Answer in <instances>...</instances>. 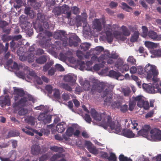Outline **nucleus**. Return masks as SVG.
Here are the masks:
<instances>
[{"label":"nucleus","mask_w":161,"mask_h":161,"mask_svg":"<svg viewBox=\"0 0 161 161\" xmlns=\"http://www.w3.org/2000/svg\"><path fill=\"white\" fill-rule=\"evenodd\" d=\"M91 114L92 118L96 121H101V125L106 129L109 127L112 130L119 131L121 128L118 125H116L114 121H113L111 117L107 115L105 113H98L94 109H92Z\"/></svg>","instance_id":"1"},{"label":"nucleus","mask_w":161,"mask_h":161,"mask_svg":"<svg viewBox=\"0 0 161 161\" xmlns=\"http://www.w3.org/2000/svg\"><path fill=\"white\" fill-rule=\"evenodd\" d=\"M35 100L32 95L21 88V115H25L29 113L27 107L30 104L29 102L34 103Z\"/></svg>","instance_id":"2"},{"label":"nucleus","mask_w":161,"mask_h":161,"mask_svg":"<svg viewBox=\"0 0 161 161\" xmlns=\"http://www.w3.org/2000/svg\"><path fill=\"white\" fill-rule=\"evenodd\" d=\"M152 80L153 82V86L151 84H143V88L149 93H154L159 92L161 93V88L159 87V85L161 86V81L157 77H153Z\"/></svg>","instance_id":"3"},{"label":"nucleus","mask_w":161,"mask_h":161,"mask_svg":"<svg viewBox=\"0 0 161 161\" xmlns=\"http://www.w3.org/2000/svg\"><path fill=\"white\" fill-rule=\"evenodd\" d=\"M14 102L13 104V108L15 113L18 112V114L20 115V88L14 87Z\"/></svg>","instance_id":"4"},{"label":"nucleus","mask_w":161,"mask_h":161,"mask_svg":"<svg viewBox=\"0 0 161 161\" xmlns=\"http://www.w3.org/2000/svg\"><path fill=\"white\" fill-rule=\"evenodd\" d=\"M144 72L147 74V79H150L153 76V77H156L158 75V72L157 67L154 65L150 64H147L144 68Z\"/></svg>","instance_id":"5"},{"label":"nucleus","mask_w":161,"mask_h":161,"mask_svg":"<svg viewBox=\"0 0 161 161\" xmlns=\"http://www.w3.org/2000/svg\"><path fill=\"white\" fill-rule=\"evenodd\" d=\"M53 37L55 39L60 40L64 46H67L68 44V39L67 38L65 32L63 31H59L55 32L53 35Z\"/></svg>","instance_id":"6"},{"label":"nucleus","mask_w":161,"mask_h":161,"mask_svg":"<svg viewBox=\"0 0 161 161\" xmlns=\"http://www.w3.org/2000/svg\"><path fill=\"white\" fill-rule=\"evenodd\" d=\"M148 139L153 141H161V131L157 128L151 129Z\"/></svg>","instance_id":"7"},{"label":"nucleus","mask_w":161,"mask_h":161,"mask_svg":"<svg viewBox=\"0 0 161 161\" xmlns=\"http://www.w3.org/2000/svg\"><path fill=\"white\" fill-rule=\"evenodd\" d=\"M52 116L48 115L47 113H40L37 119L39 121H42L44 124H49L52 121Z\"/></svg>","instance_id":"8"},{"label":"nucleus","mask_w":161,"mask_h":161,"mask_svg":"<svg viewBox=\"0 0 161 161\" xmlns=\"http://www.w3.org/2000/svg\"><path fill=\"white\" fill-rule=\"evenodd\" d=\"M112 93L111 90L109 87L106 88L103 92V97H106L104 100V102L107 104L109 105V104H111L112 102L113 98Z\"/></svg>","instance_id":"9"},{"label":"nucleus","mask_w":161,"mask_h":161,"mask_svg":"<svg viewBox=\"0 0 161 161\" xmlns=\"http://www.w3.org/2000/svg\"><path fill=\"white\" fill-rule=\"evenodd\" d=\"M80 41V40L75 34H73L69 38V42L70 46L76 47L78 45V43Z\"/></svg>","instance_id":"10"},{"label":"nucleus","mask_w":161,"mask_h":161,"mask_svg":"<svg viewBox=\"0 0 161 161\" xmlns=\"http://www.w3.org/2000/svg\"><path fill=\"white\" fill-rule=\"evenodd\" d=\"M151 129V126L148 125H145L143 128L138 132V135L142 136L148 139V136H150L149 131Z\"/></svg>","instance_id":"11"},{"label":"nucleus","mask_w":161,"mask_h":161,"mask_svg":"<svg viewBox=\"0 0 161 161\" xmlns=\"http://www.w3.org/2000/svg\"><path fill=\"white\" fill-rule=\"evenodd\" d=\"M105 86V84L103 82L94 83L92 86L91 91L93 92L96 91L100 93L104 89Z\"/></svg>","instance_id":"12"},{"label":"nucleus","mask_w":161,"mask_h":161,"mask_svg":"<svg viewBox=\"0 0 161 161\" xmlns=\"http://www.w3.org/2000/svg\"><path fill=\"white\" fill-rule=\"evenodd\" d=\"M85 146L91 153L96 154L98 153V151L96 147L89 141H86L85 144Z\"/></svg>","instance_id":"13"},{"label":"nucleus","mask_w":161,"mask_h":161,"mask_svg":"<svg viewBox=\"0 0 161 161\" xmlns=\"http://www.w3.org/2000/svg\"><path fill=\"white\" fill-rule=\"evenodd\" d=\"M148 36L153 41H158L161 40V34L158 35L157 33L153 30L149 31Z\"/></svg>","instance_id":"14"},{"label":"nucleus","mask_w":161,"mask_h":161,"mask_svg":"<svg viewBox=\"0 0 161 161\" xmlns=\"http://www.w3.org/2000/svg\"><path fill=\"white\" fill-rule=\"evenodd\" d=\"M41 147L39 144H33L31 147V153L34 156L39 155L41 153Z\"/></svg>","instance_id":"15"},{"label":"nucleus","mask_w":161,"mask_h":161,"mask_svg":"<svg viewBox=\"0 0 161 161\" xmlns=\"http://www.w3.org/2000/svg\"><path fill=\"white\" fill-rule=\"evenodd\" d=\"M61 7V9L62 14H66V17L68 19L70 18L71 12V11H69V6L66 4H64Z\"/></svg>","instance_id":"16"},{"label":"nucleus","mask_w":161,"mask_h":161,"mask_svg":"<svg viewBox=\"0 0 161 161\" xmlns=\"http://www.w3.org/2000/svg\"><path fill=\"white\" fill-rule=\"evenodd\" d=\"M87 15L86 13H83L82 14L81 16H78L76 17V24L77 27L81 26L82 22L83 20H86Z\"/></svg>","instance_id":"17"},{"label":"nucleus","mask_w":161,"mask_h":161,"mask_svg":"<svg viewBox=\"0 0 161 161\" xmlns=\"http://www.w3.org/2000/svg\"><path fill=\"white\" fill-rule=\"evenodd\" d=\"M141 96V100L138 102H137V106L140 108H143L145 109H148L149 108V103L147 101H145Z\"/></svg>","instance_id":"18"},{"label":"nucleus","mask_w":161,"mask_h":161,"mask_svg":"<svg viewBox=\"0 0 161 161\" xmlns=\"http://www.w3.org/2000/svg\"><path fill=\"white\" fill-rule=\"evenodd\" d=\"M76 79L74 75L70 74L65 75L64 77V81L69 83H75Z\"/></svg>","instance_id":"19"},{"label":"nucleus","mask_w":161,"mask_h":161,"mask_svg":"<svg viewBox=\"0 0 161 161\" xmlns=\"http://www.w3.org/2000/svg\"><path fill=\"white\" fill-rule=\"evenodd\" d=\"M10 105V100L8 96H6L0 100V105L2 107Z\"/></svg>","instance_id":"20"},{"label":"nucleus","mask_w":161,"mask_h":161,"mask_svg":"<svg viewBox=\"0 0 161 161\" xmlns=\"http://www.w3.org/2000/svg\"><path fill=\"white\" fill-rule=\"evenodd\" d=\"M94 28L97 31H101L102 29L101 23L99 19H95L93 22Z\"/></svg>","instance_id":"21"},{"label":"nucleus","mask_w":161,"mask_h":161,"mask_svg":"<svg viewBox=\"0 0 161 161\" xmlns=\"http://www.w3.org/2000/svg\"><path fill=\"white\" fill-rule=\"evenodd\" d=\"M122 133L124 136L129 138H132L135 136V134L133 133L132 131L128 129L123 130Z\"/></svg>","instance_id":"22"},{"label":"nucleus","mask_w":161,"mask_h":161,"mask_svg":"<svg viewBox=\"0 0 161 161\" xmlns=\"http://www.w3.org/2000/svg\"><path fill=\"white\" fill-rule=\"evenodd\" d=\"M66 127L64 123H59L56 126V130L58 133H62L65 130Z\"/></svg>","instance_id":"23"},{"label":"nucleus","mask_w":161,"mask_h":161,"mask_svg":"<svg viewBox=\"0 0 161 161\" xmlns=\"http://www.w3.org/2000/svg\"><path fill=\"white\" fill-rule=\"evenodd\" d=\"M105 34L106 35V39L108 43H111L113 41V36L112 35V32L109 31L107 30L106 31Z\"/></svg>","instance_id":"24"},{"label":"nucleus","mask_w":161,"mask_h":161,"mask_svg":"<svg viewBox=\"0 0 161 161\" xmlns=\"http://www.w3.org/2000/svg\"><path fill=\"white\" fill-rule=\"evenodd\" d=\"M25 122L28 124L34 125L35 124L36 118L32 116H28L25 119Z\"/></svg>","instance_id":"25"},{"label":"nucleus","mask_w":161,"mask_h":161,"mask_svg":"<svg viewBox=\"0 0 161 161\" xmlns=\"http://www.w3.org/2000/svg\"><path fill=\"white\" fill-rule=\"evenodd\" d=\"M132 100H130L129 104L131 106H135L137 102H138L141 100V95H138L136 97H133L132 98Z\"/></svg>","instance_id":"26"},{"label":"nucleus","mask_w":161,"mask_h":161,"mask_svg":"<svg viewBox=\"0 0 161 161\" xmlns=\"http://www.w3.org/2000/svg\"><path fill=\"white\" fill-rule=\"evenodd\" d=\"M25 70V73L26 72V73H28L29 75L31 76L34 77V78L37 76L36 74L32 69H31L29 67L26 66L24 69Z\"/></svg>","instance_id":"27"},{"label":"nucleus","mask_w":161,"mask_h":161,"mask_svg":"<svg viewBox=\"0 0 161 161\" xmlns=\"http://www.w3.org/2000/svg\"><path fill=\"white\" fill-rule=\"evenodd\" d=\"M47 56L44 55L39 57L36 59V62L37 63L40 64H42L45 63L47 60Z\"/></svg>","instance_id":"28"},{"label":"nucleus","mask_w":161,"mask_h":161,"mask_svg":"<svg viewBox=\"0 0 161 161\" xmlns=\"http://www.w3.org/2000/svg\"><path fill=\"white\" fill-rule=\"evenodd\" d=\"M95 58L97 59V60L98 62H102V63L103 64L105 63V62L103 60L106 59H108L107 56L106 55V50H105L104 52V54H102L100 57L97 58V56L95 57Z\"/></svg>","instance_id":"29"},{"label":"nucleus","mask_w":161,"mask_h":161,"mask_svg":"<svg viewBox=\"0 0 161 161\" xmlns=\"http://www.w3.org/2000/svg\"><path fill=\"white\" fill-rule=\"evenodd\" d=\"M109 75L111 77L118 79L120 76L121 74L118 71L111 70L109 72Z\"/></svg>","instance_id":"30"},{"label":"nucleus","mask_w":161,"mask_h":161,"mask_svg":"<svg viewBox=\"0 0 161 161\" xmlns=\"http://www.w3.org/2000/svg\"><path fill=\"white\" fill-rule=\"evenodd\" d=\"M19 133L18 131L12 130L9 131L7 135V138H9L11 137H15L19 136Z\"/></svg>","instance_id":"31"},{"label":"nucleus","mask_w":161,"mask_h":161,"mask_svg":"<svg viewBox=\"0 0 161 161\" xmlns=\"http://www.w3.org/2000/svg\"><path fill=\"white\" fill-rule=\"evenodd\" d=\"M30 7H26L25 9V14L29 15L31 18H32L34 16V12L32 10H30Z\"/></svg>","instance_id":"32"},{"label":"nucleus","mask_w":161,"mask_h":161,"mask_svg":"<svg viewBox=\"0 0 161 161\" xmlns=\"http://www.w3.org/2000/svg\"><path fill=\"white\" fill-rule=\"evenodd\" d=\"M119 28V26L118 25L113 24L112 26L110 25H108L107 26L105 27L106 30L108 29V30L111 31H115L116 30H118Z\"/></svg>","instance_id":"33"},{"label":"nucleus","mask_w":161,"mask_h":161,"mask_svg":"<svg viewBox=\"0 0 161 161\" xmlns=\"http://www.w3.org/2000/svg\"><path fill=\"white\" fill-rule=\"evenodd\" d=\"M53 64L54 62L53 61H50L47 63L45 65L43 66L42 71L44 72H46L51 67Z\"/></svg>","instance_id":"34"},{"label":"nucleus","mask_w":161,"mask_h":161,"mask_svg":"<svg viewBox=\"0 0 161 161\" xmlns=\"http://www.w3.org/2000/svg\"><path fill=\"white\" fill-rule=\"evenodd\" d=\"M139 35V32L136 31L134 32L130 38V41L134 42L137 41Z\"/></svg>","instance_id":"35"},{"label":"nucleus","mask_w":161,"mask_h":161,"mask_svg":"<svg viewBox=\"0 0 161 161\" xmlns=\"http://www.w3.org/2000/svg\"><path fill=\"white\" fill-rule=\"evenodd\" d=\"M34 27L37 31L41 32L43 31V27L42 26V23L36 22L34 25Z\"/></svg>","instance_id":"36"},{"label":"nucleus","mask_w":161,"mask_h":161,"mask_svg":"<svg viewBox=\"0 0 161 161\" xmlns=\"http://www.w3.org/2000/svg\"><path fill=\"white\" fill-rule=\"evenodd\" d=\"M121 30L123 35L125 36H129L130 32L129 29L125 26L123 25L121 27Z\"/></svg>","instance_id":"37"},{"label":"nucleus","mask_w":161,"mask_h":161,"mask_svg":"<svg viewBox=\"0 0 161 161\" xmlns=\"http://www.w3.org/2000/svg\"><path fill=\"white\" fill-rule=\"evenodd\" d=\"M122 91L123 94L125 97L129 96L131 92L130 88L128 87L122 88Z\"/></svg>","instance_id":"38"},{"label":"nucleus","mask_w":161,"mask_h":161,"mask_svg":"<svg viewBox=\"0 0 161 161\" xmlns=\"http://www.w3.org/2000/svg\"><path fill=\"white\" fill-rule=\"evenodd\" d=\"M121 5H122L121 8L126 11L129 12L130 10H132V8L130 7L126 3L122 2L121 3Z\"/></svg>","instance_id":"39"},{"label":"nucleus","mask_w":161,"mask_h":161,"mask_svg":"<svg viewBox=\"0 0 161 161\" xmlns=\"http://www.w3.org/2000/svg\"><path fill=\"white\" fill-rule=\"evenodd\" d=\"M60 87L69 92L72 91V88L68 84L62 83L60 84Z\"/></svg>","instance_id":"40"},{"label":"nucleus","mask_w":161,"mask_h":161,"mask_svg":"<svg viewBox=\"0 0 161 161\" xmlns=\"http://www.w3.org/2000/svg\"><path fill=\"white\" fill-rule=\"evenodd\" d=\"M106 55L108 58H111L114 59H117L119 57V55L115 53H112L111 54L110 53L108 50H106Z\"/></svg>","instance_id":"41"},{"label":"nucleus","mask_w":161,"mask_h":161,"mask_svg":"<svg viewBox=\"0 0 161 161\" xmlns=\"http://www.w3.org/2000/svg\"><path fill=\"white\" fill-rule=\"evenodd\" d=\"M64 156L63 154L61 153H56L53 155L50 158L51 161H55L58 159L63 157Z\"/></svg>","instance_id":"42"},{"label":"nucleus","mask_w":161,"mask_h":161,"mask_svg":"<svg viewBox=\"0 0 161 161\" xmlns=\"http://www.w3.org/2000/svg\"><path fill=\"white\" fill-rule=\"evenodd\" d=\"M84 89L86 91H88L90 89L91 86L89 81L87 80L84 81L83 84Z\"/></svg>","instance_id":"43"},{"label":"nucleus","mask_w":161,"mask_h":161,"mask_svg":"<svg viewBox=\"0 0 161 161\" xmlns=\"http://www.w3.org/2000/svg\"><path fill=\"white\" fill-rule=\"evenodd\" d=\"M91 45L87 43H83L80 45L81 50L86 51L88 50L90 47Z\"/></svg>","instance_id":"44"},{"label":"nucleus","mask_w":161,"mask_h":161,"mask_svg":"<svg viewBox=\"0 0 161 161\" xmlns=\"http://www.w3.org/2000/svg\"><path fill=\"white\" fill-rule=\"evenodd\" d=\"M53 96L54 98L59 99L60 98V92L58 89L55 88L53 90Z\"/></svg>","instance_id":"45"},{"label":"nucleus","mask_w":161,"mask_h":161,"mask_svg":"<svg viewBox=\"0 0 161 161\" xmlns=\"http://www.w3.org/2000/svg\"><path fill=\"white\" fill-rule=\"evenodd\" d=\"M29 57V55L27 56L24 54L23 56H21V61H24L27 60L29 62H33L34 60V57H32L31 59H30Z\"/></svg>","instance_id":"46"},{"label":"nucleus","mask_w":161,"mask_h":161,"mask_svg":"<svg viewBox=\"0 0 161 161\" xmlns=\"http://www.w3.org/2000/svg\"><path fill=\"white\" fill-rule=\"evenodd\" d=\"M53 12L55 16H58L60 15L62 13L61 7H58L55 8L53 10Z\"/></svg>","instance_id":"47"},{"label":"nucleus","mask_w":161,"mask_h":161,"mask_svg":"<svg viewBox=\"0 0 161 161\" xmlns=\"http://www.w3.org/2000/svg\"><path fill=\"white\" fill-rule=\"evenodd\" d=\"M146 46L152 48H156L158 45L157 43L150 42H145Z\"/></svg>","instance_id":"48"},{"label":"nucleus","mask_w":161,"mask_h":161,"mask_svg":"<svg viewBox=\"0 0 161 161\" xmlns=\"http://www.w3.org/2000/svg\"><path fill=\"white\" fill-rule=\"evenodd\" d=\"M129 67L128 64H125L121 66L118 69L121 72L125 73L129 70Z\"/></svg>","instance_id":"49"},{"label":"nucleus","mask_w":161,"mask_h":161,"mask_svg":"<svg viewBox=\"0 0 161 161\" xmlns=\"http://www.w3.org/2000/svg\"><path fill=\"white\" fill-rule=\"evenodd\" d=\"M74 130L73 128L71 127H69L67 129L65 134L69 136H71L74 132Z\"/></svg>","instance_id":"50"},{"label":"nucleus","mask_w":161,"mask_h":161,"mask_svg":"<svg viewBox=\"0 0 161 161\" xmlns=\"http://www.w3.org/2000/svg\"><path fill=\"white\" fill-rule=\"evenodd\" d=\"M36 22H38V21L41 22V23H42L45 19L44 16L41 13H38L37 14V18L36 19Z\"/></svg>","instance_id":"51"},{"label":"nucleus","mask_w":161,"mask_h":161,"mask_svg":"<svg viewBox=\"0 0 161 161\" xmlns=\"http://www.w3.org/2000/svg\"><path fill=\"white\" fill-rule=\"evenodd\" d=\"M50 149L52 151L55 152L61 153L63 150V149L61 147H58L55 146L51 147Z\"/></svg>","instance_id":"52"},{"label":"nucleus","mask_w":161,"mask_h":161,"mask_svg":"<svg viewBox=\"0 0 161 161\" xmlns=\"http://www.w3.org/2000/svg\"><path fill=\"white\" fill-rule=\"evenodd\" d=\"M111 106L114 108H119L121 105L120 102L119 101H116L112 102L110 104Z\"/></svg>","instance_id":"53"},{"label":"nucleus","mask_w":161,"mask_h":161,"mask_svg":"<svg viewBox=\"0 0 161 161\" xmlns=\"http://www.w3.org/2000/svg\"><path fill=\"white\" fill-rule=\"evenodd\" d=\"M142 36L144 37H146L148 35V29L145 26H142Z\"/></svg>","instance_id":"54"},{"label":"nucleus","mask_w":161,"mask_h":161,"mask_svg":"<svg viewBox=\"0 0 161 161\" xmlns=\"http://www.w3.org/2000/svg\"><path fill=\"white\" fill-rule=\"evenodd\" d=\"M107 159L110 161H117V158L115 154L112 153H110L109 156L107 158Z\"/></svg>","instance_id":"55"},{"label":"nucleus","mask_w":161,"mask_h":161,"mask_svg":"<svg viewBox=\"0 0 161 161\" xmlns=\"http://www.w3.org/2000/svg\"><path fill=\"white\" fill-rule=\"evenodd\" d=\"M123 61L120 58H119L115 64V67L118 69L123 64Z\"/></svg>","instance_id":"56"},{"label":"nucleus","mask_w":161,"mask_h":161,"mask_svg":"<svg viewBox=\"0 0 161 161\" xmlns=\"http://www.w3.org/2000/svg\"><path fill=\"white\" fill-rule=\"evenodd\" d=\"M127 61L132 65H134L136 64V60L132 56H130L127 59Z\"/></svg>","instance_id":"57"},{"label":"nucleus","mask_w":161,"mask_h":161,"mask_svg":"<svg viewBox=\"0 0 161 161\" xmlns=\"http://www.w3.org/2000/svg\"><path fill=\"white\" fill-rule=\"evenodd\" d=\"M104 49L102 47L98 46L96 47L95 48L94 51H95V53L97 54H99L100 53L103 51Z\"/></svg>","instance_id":"58"},{"label":"nucleus","mask_w":161,"mask_h":161,"mask_svg":"<svg viewBox=\"0 0 161 161\" xmlns=\"http://www.w3.org/2000/svg\"><path fill=\"white\" fill-rule=\"evenodd\" d=\"M132 79L136 82L139 86L141 85V82L140 80L137 76L134 75L131 76Z\"/></svg>","instance_id":"59"},{"label":"nucleus","mask_w":161,"mask_h":161,"mask_svg":"<svg viewBox=\"0 0 161 161\" xmlns=\"http://www.w3.org/2000/svg\"><path fill=\"white\" fill-rule=\"evenodd\" d=\"M56 71V70L55 68L53 67H51V68L48 70L47 75L49 76H53L54 75Z\"/></svg>","instance_id":"60"},{"label":"nucleus","mask_w":161,"mask_h":161,"mask_svg":"<svg viewBox=\"0 0 161 161\" xmlns=\"http://www.w3.org/2000/svg\"><path fill=\"white\" fill-rule=\"evenodd\" d=\"M84 118L86 121L89 124H90L92 122V119L89 114H86Z\"/></svg>","instance_id":"61"},{"label":"nucleus","mask_w":161,"mask_h":161,"mask_svg":"<svg viewBox=\"0 0 161 161\" xmlns=\"http://www.w3.org/2000/svg\"><path fill=\"white\" fill-rule=\"evenodd\" d=\"M56 70L58 71H62L64 70V68L60 64H57L55 66V68Z\"/></svg>","instance_id":"62"},{"label":"nucleus","mask_w":161,"mask_h":161,"mask_svg":"<svg viewBox=\"0 0 161 161\" xmlns=\"http://www.w3.org/2000/svg\"><path fill=\"white\" fill-rule=\"evenodd\" d=\"M46 90L48 92L49 94H51L53 91V87L51 85H47L46 86Z\"/></svg>","instance_id":"63"},{"label":"nucleus","mask_w":161,"mask_h":161,"mask_svg":"<svg viewBox=\"0 0 161 161\" xmlns=\"http://www.w3.org/2000/svg\"><path fill=\"white\" fill-rule=\"evenodd\" d=\"M153 53L156 57H161V49L154 50Z\"/></svg>","instance_id":"64"}]
</instances>
